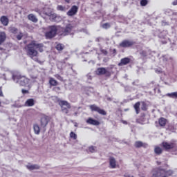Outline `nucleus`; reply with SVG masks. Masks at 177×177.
Returning a JSON list of instances; mask_svg holds the SVG:
<instances>
[{
  "instance_id": "f257e3e1",
  "label": "nucleus",
  "mask_w": 177,
  "mask_h": 177,
  "mask_svg": "<svg viewBox=\"0 0 177 177\" xmlns=\"http://www.w3.org/2000/svg\"><path fill=\"white\" fill-rule=\"evenodd\" d=\"M25 50L26 55L29 56L30 59L36 62V63H39V64H42V61L39 60L37 57L39 55L38 51L40 53L44 52V44L38 43L37 41L32 40L25 46Z\"/></svg>"
},
{
  "instance_id": "f03ea898",
  "label": "nucleus",
  "mask_w": 177,
  "mask_h": 177,
  "mask_svg": "<svg viewBox=\"0 0 177 177\" xmlns=\"http://www.w3.org/2000/svg\"><path fill=\"white\" fill-rule=\"evenodd\" d=\"M151 177H169L172 176L174 171L171 170H166L161 167H157L153 169L151 172Z\"/></svg>"
},
{
  "instance_id": "7ed1b4c3",
  "label": "nucleus",
  "mask_w": 177,
  "mask_h": 177,
  "mask_svg": "<svg viewBox=\"0 0 177 177\" xmlns=\"http://www.w3.org/2000/svg\"><path fill=\"white\" fill-rule=\"evenodd\" d=\"M12 80L16 81V83L19 84L20 86H27L30 84V79L20 73H14L12 75Z\"/></svg>"
},
{
  "instance_id": "20e7f679",
  "label": "nucleus",
  "mask_w": 177,
  "mask_h": 177,
  "mask_svg": "<svg viewBox=\"0 0 177 177\" xmlns=\"http://www.w3.org/2000/svg\"><path fill=\"white\" fill-rule=\"evenodd\" d=\"M48 28V31L45 33L46 38H47V39H52V38H55V37L57 35V31H59L57 26H50Z\"/></svg>"
},
{
  "instance_id": "39448f33",
  "label": "nucleus",
  "mask_w": 177,
  "mask_h": 177,
  "mask_svg": "<svg viewBox=\"0 0 177 177\" xmlns=\"http://www.w3.org/2000/svg\"><path fill=\"white\" fill-rule=\"evenodd\" d=\"M140 104H141V110L142 111H147V110H149V105L147 104V103H146V102L145 101H142L141 102H137L133 105V108L135 109L136 114H139V113H140Z\"/></svg>"
},
{
  "instance_id": "423d86ee",
  "label": "nucleus",
  "mask_w": 177,
  "mask_h": 177,
  "mask_svg": "<svg viewBox=\"0 0 177 177\" xmlns=\"http://www.w3.org/2000/svg\"><path fill=\"white\" fill-rule=\"evenodd\" d=\"M59 106L61 107V111L64 114H68L70 113V109H71V104L67 101L60 100L59 101Z\"/></svg>"
},
{
  "instance_id": "0eeeda50",
  "label": "nucleus",
  "mask_w": 177,
  "mask_h": 177,
  "mask_svg": "<svg viewBox=\"0 0 177 177\" xmlns=\"http://www.w3.org/2000/svg\"><path fill=\"white\" fill-rule=\"evenodd\" d=\"M74 24H68L65 28H61V35H70V34H73V31H74Z\"/></svg>"
},
{
  "instance_id": "6e6552de",
  "label": "nucleus",
  "mask_w": 177,
  "mask_h": 177,
  "mask_svg": "<svg viewBox=\"0 0 177 177\" xmlns=\"http://www.w3.org/2000/svg\"><path fill=\"white\" fill-rule=\"evenodd\" d=\"M162 146L165 150H177V143L176 141H171L170 142H162Z\"/></svg>"
},
{
  "instance_id": "1a4fd4ad",
  "label": "nucleus",
  "mask_w": 177,
  "mask_h": 177,
  "mask_svg": "<svg viewBox=\"0 0 177 177\" xmlns=\"http://www.w3.org/2000/svg\"><path fill=\"white\" fill-rule=\"evenodd\" d=\"M96 75H105L107 78H110L111 77V71L107 70V68L104 67H101L97 68L95 71Z\"/></svg>"
},
{
  "instance_id": "9d476101",
  "label": "nucleus",
  "mask_w": 177,
  "mask_h": 177,
  "mask_svg": "<svg viewBox=\"0 0 177 177\" xmlns=\"http://www.w3.org/2000/svg\"><path fill=\"white\" fill-rule=\"evenodd\" d=\"M89 109L91 111H95V113H98V114H100L101 115H107V112L104 109H102L96 104L89 105Z\"/></svg>"
},
{
  "instance_id": "9b49d317",
  "label": "nucleus",
  "mask_w": 177,
  "mask_h": 177,
  "mask_svg": "<svg viewBox=\"0 0 177 177\" xmlns=\"http://www.w3.org/2000/svg\"><path fill=\"white\" fill-rule=\"evenodd\" d=\"M135 44H136V42H135L134 41L129 40V39H124V40H122V42L119 44V46L120 48H132V46H133Z\"/></svg>"
},
{
  "instance_id": "f8f14e48",
  "label": "nucleus",
  "mask_w": 177,
  "mask_h": 177,
  "mask_svg": "<svg viewBox=\"0 0 177 177\" xmlns=\"http://www.w3.org/2000/svg\"><path fill=\"white\" fill-rule=\"evenodd\" d=\"M155 124H156L157 128H158V127L164 128L167 126V124H168V120H167L165 118L161 117L158 119V122H155Z\"/></svg>"
},
{
  "instance_id": "ddd939ff",
  "label": "nucleus",
  "mask_w": 177,
  "mask_h": 177,
  "mask_svg": "<svg viewBox=\"0 0 177 177\" xmlns=\"http://www.w3.org/2000/svg\"><path fill=\"white\" fill-rule=\"evenodd\" d=\"M78 13V6H73L71 8L66 12L67 16L73 17L75 16Z\"/></svg>"
},
{
  "instance_id": "4468645a",
  "label": "nucleus",
  "mask_w": 177,
  "mask_h": 177,
  "mask_svg": "<svg viewBox=\"0 0 177 177\" xmlns=\"http://www.w3.org/2000/svg\"><path fill=\"white\" fill-rule=\"evenodd\" d=\"M48 122H49V117L46 115H43L40 119V125L41 128H45V127L48 125Z\"/></svg>"
},
{
  "instance_id": "2eb2a0df",
  "label": "nucleus",
  "mask_w": 177,
  "mask_h": 177,
  "mask_svg": "<svg viewBox=\"0 0 177 177\" xmlns=\"http://www.w3.org/2000/svg\"><path fill=\"white\" fill-rule=\"evenodd\" d=\"M148 146H149L148 143L143 142L142 141H136L134 143V147L136 149H140V147H143L144 149H147Z\"/></svg>"
},
{
  "instance_id": "dca6fc26",
  "label": "nucleus",
  "mask_w": 177,
  "mask_h": 177,
  "mask_svg": "<svg viewBox=\"0 0 177 177\" xmlns=\"http://www.w3.org/2000/svg\"><path fill=\"white\" fill-rule=\"evenodd\" d=\"M131 63V58L124 57L120 59V62L118 63V66L119 67H122V66H127Z\"/></svg>"
},
{
  "instance_id": "f3484780",
  "label": "nucleus",
  "mask_w": 177,
  "mask_h": 177,
  "mask_svg": "<svg viewBox=\"0 0 177 177\" xmlns=\"http://www.w3.org/2000/svg\"><path fill=\"white\" fill-rule=\"evenodd\" d=\"M86 124H89V125H94L95 127L100 125V122H99L98 120H96L92 118H88L86 120Z\"/></svg>"
},
{
  "instance_id": "a211bd4d",
  "label": "nucleus",
  "mask_w": 177,
  "mask_h": 177,
  "mask_svg": "<svg viewBox=\"0 0 177 177\" xmlns=\"http://www.w3.org/2000/svg\"><path fill=\"white\" fill-rule=\"evenodd\" d=\"M109 165L112 169H114L117 167V160H115V158L113 156L109 158Z\"/></svg>"
},
{
  "instance_id": "6ab92c4d",
  "label": "nucleus",
  "mask_w": 177,
  "mask_h": 177,
  "mask_svg": "<svg viewBox=\"0 0 177 177\" xmlns=\"http://www.w3.org/2000/svg\"><path fill=\"white\" fill-rule=\"evenodd\" d=\"M0 21L3 26H6L8 24H9V18H8L6 16H1L0 18Z\"/></svg>"
},
{
  "instance_id": "aec40b11",
  "label": "nucleus",
  "mask_w": 177,
  "mask_h": 177,
  "mask_svg": "<svg viewBox=\"0 0 177 177\" xmlns=\"http://www.w3.org/2000/svg\"><path fill=\"white\" fill-rule=\"evenodd\" d=\"M35 104V102L34 101V99L30 98L28 99L25 102V106L27 107H32Z\"/></svg>"
},
{
  "instance_id": "412c9836",
  "label": "nucleus",
  "mask_w": 177,
  "mask_h": 177,
  "mask_svg": "<svg viewBox=\"0 0 177 177\" xmlns=\"http://www.w3.org/2000/svg\"><path fill=\"white\" fill-rule=\"evenodd\" d=\"M48 83L50 86H57V85H59V82H57L53 77H49Z\"/></svg>"
},
{
  "instance_id": "4be33fe9",
  "label": "nucleus",
  "mask_w": 177,
  "mask_h": 177,
  "mask_svg": "<svg viewBox=\"0 0 177 177\" xmlns=\"http://www.w3.org/2000/svg\"><path fill=\"white\" fill-rule=\"evenodd\" d=\"M28 19L30 21H32V23H38V18L34 14H29L28 15Z\"/></svg>"
},
{
  "instance_id": "5701e85b",
  "label": "nucleus",
  "mask_w": 177,
  "mask_h": 177,
  "mask_svg": "<svg viewBox=\"0 0 177 177\" xmlns=\"http://www.w3.org/2000/svg\"><path fill=\"white\" fill-rule=\"evenodd\" d=\"M6 41V33L5 32H0V45Z\"/></svg>"
},
{
  "instance_id": "b1692460",
  "label": "nucleus",
  "mask_w": 177,
  "mask_h": 177,
  "mask_svg": "<svg viewBox=\"0 0 177 177\" xmlns=\"http://www.w3.org/2000/svg\"><path fill=\"white\" fill-rule=\"evenodd\" d=\"M26 168L29 171H34V169H39V165H26Z\"/></svg>"
},
{
  "instance_id": "393cba45",
  "label": "nucleus",
  "mask_w": 177,
  "mask_h": 177,
  "mask_svg": "<svg viewBox=\"0 0 177 177\" xmlns=\"http://www.w3.org/2000/svg\"><path fill=\"white\" fill-rule=\"evenodd\" d=\"M33 129L35 135H39V133L41 132V129L39 128V125L35 124L33 125Z\"/></svg>"
},
{
  "instance_id": "a878e982",
  "label": "nucleus",
  "mask_w": 177,
  "mask_h": 177,
  "mask_svg": "<svg viewBox=\"0 0 177 177\" xmlns=\"http://www.w3.org/2000/svg\"><path fill=\"white\" fill-rule=\"evenodd\" d=\"M65 46L63 44H58L56 45L55 48L57 49V50H58L59 52H62V50H63V49H64Z\"/></svg>"
},
{
  "instance_id": "bb28decb",
  "label": "nucleus",
  "mask_w": 177,
  "mask_h": 177,
  "mask_svg": "<svg viewBox=\"0 0 177 177\" xmlns=\"http://www.w3.org/2000/svg\"><path fill=\"white\" fill-rule=\"evenodd\" d=\"M154 152L156 153V154L160 156V154H162V149H161L160 147H156L154 149Z\"/></svg>"
},
{
  "instance_id": "cd10ccee",
  "label": "nucleus",
  "mask_w": 177,
  "mask_h": 177,
  "mask_svg": "<svg viewBox=\"0 0 177 177\" xmlns=\"http://www.w3.org/2000/svg\"><path fill=\"white\" fill-rule=\"evenodd\" d=\"M166 96H168L169 97H171L172 99H176L177 98V92H173L171 93H167Z\"/></svg>"
},
{
  "instance_id": "c85d7f7f",
  "label": "nucleus",
  "mask_w": 177,
  "mask_h": 177,
  "mask_svg": "<svg viewBox=\"0 0 177 177\" xmlns=\"http://www.w3.org/2000/svg\"><path fill=\"white\" fill-rule=\"evenodd\" d=\"M18 31L19 29H17V28L12 27L10 28V32H11V34H17Z\"/></svg>"
},
{
  "instance_id": "c756f323",
  "label": "nucleus",
  "mask_w": 177,
  "mask_h": 177,
  "mask_svg": "<svg viewBox=\"0 0 177 177\" xmlns=\"http://www.w3.org/2000/svg\"><path fill=\"white\" fill-rule=\"evenodd\" d=\"M70 138L71 139H73L74 140H76L77 139V135L75 134V133H74L73 131H71L70 133Z\"/></svg>"
},
{
  "instance_id": "7c9ffc66",
  "label": "nucleus",
  "mask_w": 177,
  "mask_h": 177,
  "mask_svg": "<svg viewBox=\"0 0 177 177\" xmlns=\"http://www.w3.org/2000/svg\"><path fill=\"white\" fill-rule=\"evenodd\" d=\"M155 73H156V74H162L164 71H162V68H155Z\"/></svg>"
},
{
  "instance_id": "2f4dec72",
  "label": "nucleus",
  "mask_w": 177,
  "mask_h": 177,
  "mask_svg": "<svg viewBox=\"0 0 177 177\" xmlns=\"http://www.w3.org/2000/svg\"><path fill=\"white\" fill-rule=\"evenodd\" d=\"M110 27H111V26L109 23H105L102 24V28H104L105 30H107V28H110Z\"/></svg>"
},
{
  "instance_id": "473e14b6",
  "label": "nucleus",
  "mask_w": 177,
  "mask_h": 177,
  "mask_svg": "<svg viewBox=\"0 0 177 177\" xmlns=\"http://www.w3.org/2000/svg\"><path fill=\"white\" fill-rule=\"evenodd\" d=\"M88 151L90 153H95L96 151V147L91 146L88 147Z\"/></svg>"
},
{
  "instance_id": "72a5a7b5",
  "label": "nucleus",
  "mask_w": 177,
  "mask_h": 177,
  "mask_svg": "<svg viewBox=\"0 0 177 177\" xmlns=\"http://www.w3.org/2000/svg\"><path fill=\"white\" fill-rule=\"evenodd\" d=\"M149 3V1L147 0H141L140 1V5L141 6H146Z\"/></svg>"
},
{
  "instance_id": "f704fd0d",
  "label": "nucleus",
  "mask_w": 177,
  "mask_h": 177,
  "mask_svg": "<svg viewBox=\"0 0 177 177\" xmlns=\"http://www.w3.org/2000/svg\"><path fill=\"white\" fill-rule=\"evenodd\" d=\"M57 9V10H61V12H64V10H66V7L63 6H58Z\"/></svg>"
},
{
  "instance_id": "c9c22d12",
  "label": "nucleus",
  "mask_w": 177,
  "mask_h": 177,
  "mask_svg": "<svg viewBox=\"0 0 177 177\" xmlns=\"http://www.w3.org/2000/svg\"><path fill=\"white\" fill-rule=\"evenodd\" d=\"M54 86L55 87H53V91L54 92H60L62 88L59 86Z\"/></svg>"
},
{
  "instance_id": "e433bc0d",
  "label": "nucleus",
  "mask_w": 177,
  "mask_h": 177,
  "mask_svg": "<svg viewBox=\"0 0 177 177\" xmlns=\"http://www.w3.org/2000/svg\"><path fill=\"white\" fill-rule=\"evenodd\" d=\"M21 38H23V32H20L19 35H17V39L21 41Z\"/></svg>"
},
{
  "instance_id": "4c0bfd02",
  "label": "nucleus",
  "mask_w": 177,
  "mask_h": 177,
  "mask_svg": "<svg viewBox=\"0 0 177 177\" xmlns=\"http://www.w3.org/2000/svg\"><path fill=\"white\" fill-rule=\"evenodd\" d=\"M140 55H141V56H143V57H146V56H147V53H146V51L142 50L140 53Z\"/></svg>"
},
{
  "instance_id": "58836bf2",
  "label": "nucleus",
  "mask_w": 177,
  "mask_h": 177,
  "mask_svg": "<svg viewBox=\"0 0 177 177\" xmlns=\"http://www.w3.org/2000/svg\"><path fill=\"white\" fill-rule=\"evenodd\" d=\"M55 77L57 80H59V81H63V77L60 76V75H55Z\"/></svg>"
},
{
  "instance_id": "ea45409f",
  "label": "nucleus",
  "mask_w": 177,
  "mask_h": 177,
  "mask_svg": "<svg viewBox=\"0 0 177 177\" xmlns=\"http://www.w3.org/2000/svg\"><path fill=\"white\" fill-rule=\"evenodd\" d=\"M21 93H23V95H26V93H30V91H28V90L22 89Z\"/></svg>"
},
{
  "instance_id": "a19ab883",
  "label": "nucleus",
  "mask_w": 177,
  "mask_h": 177,
  "mask_svg": "<svg viewBox=\"0 0 177 177\" xmlns=\"http://www.w3.org/2000/svg\"><path fill=\"white\" fill-rule=\"evenodd\" d=\"M145 117H146V114H145V113L141 114L140 118L142 120V122L145 121Z\"/></svg>"
},
{
  "instance_id": "79ce46f5",
  "label": "nucleus",
  "mask_w": 177,
  "mask_h": 177,
  "mask_svg": "<svg viewBox=\"0 0 177 177\" xmlns=\"http://www.w3.org/2000/svg\"><path fill=\"white\" fill-rule=\"evenodd\" d=\"M0 97H3V92H2V87H0Z\"/></svg>"
},
{
  "instance_id": "37998d69",
  "label": "nucleus",
  "mask_w": 177,
  "mask_h": 177,
  "mask_svg": "<svg viewBox=\"0 0 177 177\" xmlns=\"http://www.w3.org/2000/svg\"><path fill=\"white\" fill-rule=\"evenodd\" d=\"M124 177H133V176H131V174H126L124 175Z\"/></svg>"
},
{
  "instance_id": "c03bdc74",
  "label": "nucleus",
  "mask_w": 177,
  "mask_h": 177,
  "mask_svg": "<svg viewBox=\"0 0 177 177\" xmlns=\"http://www.w3.org/2000/svg\"><path fill=\"white\" fill-rule=\"evenodd\" d=\"M122 124H124L125 125H127L128 124V122H127V120H122Z\"/></svg>"
},
{
  "instance_id": "a18cd8bd",
  "label": "nucleus",
  "mask_w": 177,
  "mask_h": 177,
  "mask_svg": "<svg viewBox=\"0 0 177 177\" xmlns=\"http://www.w3.org/2000/svg\"><path fill=\"white\" fill-rule=\"evenodd\" d=\"M113 53L115 55L117 54V50L115 48L113 50Z\"/></svg>"
},
{
  "instance_id": "49530a36",
  "label": "nucleus",
  "mask_w": 177,
  "mask_h": 177,
  "mask_svg": "<svg viewBox=\"0 0 177 177\" xmlns=\"http://www.w3.org/2000/svg\"><path fill=\"white\" fill-rule=\"evenodd\" d=\"M136 122H139V123L142 122L140 121V118L137 119V120H136Z\"/></svg>"
},
{
  "instance_id": "de8ad7c7",
  "label": "nucleus",
  "mask_w": 177,
  "mask_h": 177,
  "mask_svg": "<svg viewBox=\"0 0 177 177\" xmlns=\"http://www.w3.org/2000/svg\"><path fill=\"white\" fill-rule=\"evenodd\" d=\"M71 0H65V2H66V3H70V1H71Z\"/></svg>"
},
{
  "instance_id": "09e8293b",
  "label": "nucleus",
  "mask_w": 177,
  "mask_h": 177,
  "mask_svg": "<svg viewBox=\"0 0 177 177\" xmlns=\"http://www.w3.org/2000/svg\"><path fill=\"white\" fill-rule=\"evenodd\" d=\"M173 5H177V1H174V2H173Z\"/></svg>"
},
{
  "instance_id": "8fccbe9b",
  "label": "nucleus",
  "mask_w": 177,
  "mask_h": 177,
  "mask_svg": "<svg viewBox=\"0 0 177 177\" xmlns=\"http://www.w3.org/2000/svg\"><path fill=\"white\" fill-rule=\"evenodd\" d=\"M158 165H161V162H157Z\"/></svg>"
},
{
  "instance_id": "3c124183",
  "label": "nucleus",
  "mask_w": 177,
  "mask_h": 177,
  "mask_svg": "<svg viewBox=\"0 0 177 177\" xmlns=\"http://www.w3.org/2000/svg\"><path fill=\"white\" fill-rule=\"evenodd\" d=\"M53 20H56V17H55L54 18H53Z\"/></svg>"
},
{
  "instance_id": "603ef678",
  "label": "nucleus",
  "mask_w": 177,
  "mask_h": 177,
  "mask_svg": "<svg viewBox=\"0 0 177 177\" xmlns=\"http://www.w3.org/2000/svg\"><path fill=\"white\" fill-rule=\"evenodd\" d=\"M0 50H3V48L0 47Z\"/></svg>"
},
{
  "instance_id": "864d4df0",
  "label": "nucleus",
  "mask_w": 177,
  "mask_h": 177,
  "mask_svg": "<svg viewBox=\"0 0 177 177\" xmlns=\"http://www.w3.org/2000/svg\"><path fill=\"white\" fill-rule=\"evenodd\" d=\"M1 102H0V107H1Z\"/></svg>"
}]
</instances>
